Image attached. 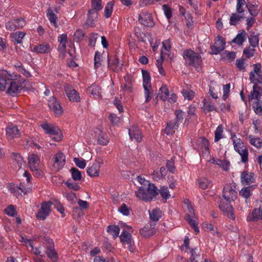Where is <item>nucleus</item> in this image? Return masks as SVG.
<instances>
[{"instance_id": "1", "label": "nucleus", "mask_w": 262, "mask_h": 262, "mask_svg": "<svg viewBox=\"0 0 262 262\" xmlns=\"http://www.w3.org/2000/svg\"><path fill=\"white\" fill-rule=\"evenodd\" d=\"M237 196L235 186L232 184H226L223 191V199H222L219 207L220 210L229 219L234 220L235 216L233 208L231 203L234 202Z\"/></svg>"}, {"instance_id": "2", "label": "nucleus", "mask_w": 262, "mask_h": 262, "mask_svg": "<svg viewBox=\"0 0 262 262\" xmlns=\"http://www.w3.org/2000/svg\"><path fill=\"white\" fill-rule=\"evenodd\" d=\"M5 77H8L9 81L7 86L6 93L12 96H14L23 89L25 86V80L20 75L12 73H5Z\"/></svg>"}, {"instance_id": "3", "label": "nucleus", "mask_w": 262, "mask_h": 262, "mask_svg": "<svg viewBox=\"0 0 262 262\" xmlns=\"http://www.w3.org/2000/svg\"><path fill=\"white\" fill-rule=\"evenodd\" d=\"M158 194V188L154 184H148L147 187L140 186L135 191L137 198L145 202L150 201Z\"/></svg>"}, {"instance_id": "4", "label": "nucleus", "mask_w": 262, "mask_h": 262, "mask_svg": "<svg viewBox=\"0 0 262 262\" xmlns=\"http://www.w3.org/2000/svg\"><path fill=\"white\" fill-rule=\"evenodd\" d=\"M183 57L189 65L194 67L198 71L201 70L203 62L198 53L191 50H186L184 51Z\"/></svg>"}, {"instance_id": "5", "label": "nucleus", "mask_w": 262, "mask_h": 262, "mask_svg": "<svg viewBox=\"0 0 262 262\" xmlns=\"http://www.w3.org/2000/svg\"><path fill=\"white\" fill-rule=\"evenodd\" d=\"M45 132L52 137L54 141H59L62 139V135L60 129L50 123H44L41 125Z\"/></svg>"}, {"instance_id": "6", "label": "nucleus", "mask_w": 262, "mask_h": 262, "mask_svg": "<svg viewBox=\"0 0 262 262\" xmlns=\"http://www.w3.org/2000/svg\"><path fill=\"white\" fill-rule=\"evenodd\" d=\"M28 163L31 170L35 172V176L37 177L41 176V172L40 168V159L38 155L32 154L28 157Z\"/></svg>"}, {"instance_id": "7", "label": "nucleus", "mask_w": 262, "mask_h": 262, "mask_svg": "<svg viewBox=\"0 0 262 262\" xmlns=\"http://www.w3.org/2000/svg\"><path fill=\"white\" fill-rule=\"evenodd\" d=\"M254 68L249 74V79L251 82L262 84V70L260 63H257L253 65Z\"/></svg>"}, {"instance_id": "8", "label": "nucleus", "mask_w": 262, "mask_h": 262, "mask_svg": "<svg viewBox=\"0 0 262 262\" xmlns=\"http://www.w3.org/2000/svg\"><path fill=\"white\" fill-rule=\"evenodd\" d=\"M64 91L68 99L71 102H79L80 101L81 98L79 93L72 85L66 84L64 85Z\"/></svg>"}, {"instance_id": "9", "label": "nucleus", "mask_w": 262, "mask_h": 262, "mask_svg": "<svg viewBox=\"0 0 262 262\" xmlns=\"http://www.w3.org/2000/svg\"><path fill=\"white\" fill-rule=\"evenodd\" d=\"M138 21L142 25L145 27L151 28L155 26L151 15L147 11H142L139 13Z\"/></svg>"}, {"instance_id": "10", "label": "nucleus", "mask_w": 262, "mask_h": 262, "mask_svg": "<svg viewBox=\"0 0 262 262\" xmlns=\"http://www.w3.org/2000/svg\"><path fill=\"white\" fill-rule=\"evenodd\" d=\"M53 170L58 171L61 169L66 164V157L61 152H58L53 158Z\"/></svg>"}, {"instance_id": "11", "label": "nucleus", "mask_w": 262, "mask_h": 262, "mask_svg": "<svg viewBox=\"0 0 262 262\" xmlns=\"http://www.w3.org/2000/svg\"><path fill=\"white\" fill-rule=\"evenodd\" d=\"M188 212L186 215V220L188 222L191 227L194 229L196 234L199 232V229L198 224L193 220L194 216V210L191 203L187 204Z\"/></svg>"}, {"instance_id": "12", "label": "nucleus", "mask_w": 262, "mask_h": 262, "mask_svg": "<svg viewBox=\"0 0 262 262\" xmlns=\"http://www.w3.org/2000/svg\"><path fill=\"white\" fill-rule=\"evenodd\" d=\"M52 205V203L50 201L43 202L40 209L36 214V217L39 220H44L49 215Z\"/></svg>"}, {"instance_id": "13", "label": "nucleus", "mask_w": 262, "mask_h": 262, "mask_svg": "<svg viewBox=\"0 0 262 262\" xmlns=\"http://www.w3.org/2000/svg\"><path fill=\"white\" fill-rule=\"evenodd\" d=\"M194 148L200 152L209 154V142L206 138L201 137L196 140Z\"/></svg>"}, {"instance_id": "14", "label": "nucleus", "mask_w": 262, "mask_h": 262, "mask_svg": "<svg viewBox=\"0 0 262 262\" xmlns=\"http://www.w3.org/2000/svg\"><path fill=\"white\" fill-rule=\"evenodd\" d=\"M26 22L24 18H20L8 21L6 23V28L8 30L13 31L23 28Z\"/></svg>"}, {"instance_id": "15", "label": "nucleus", "mask_w": 262, "mask_h": 262, "mask_svg": "<svg viewBox=\"0 0 262 262\" xmlns=\"http://www.w3.org/2000/svg\"><path fill=\"white\" fill-rule=\"evenodd\" d=\"M123 64L119 61L116 56H108V68L115 72L118 73L121 71Z\"/></svg>"}, {"instance_id": "16", "label": "nucleus", "mask_w": 262, "mask_h": 262, "mask_svg": "<svg viewBox=\"0 0 262 262\" xmlns=\"http://www.w3.org/2000/svg\"><path fill=\"white\" fill-rule=\"evenodd\" d=\"M31 51L37 54H48L51 51V46L47 42H42L31 46Z\"/></svg>"}, {"instance_id": "17", "label": "nucleus", "mask_w": 262, "mask_h": 262, "mask_svg": "<svg viewBox=\"0 0 262 262\" xmlns=\"http://www.w3.org/2000/svg\"><path fill=\"white\" fill-rule=\"evenodd\" d=\"M225 41L223 38L219 35L215 41L214 45L211 46L212 54H217L223 51L225 47Z\"/></svg>"}, {"instance_id": "18", "label": "nucleus", "mask_w": 262, "mask_h": 262, "mask_svg": "<svg viewBox=\"0 0 262 262\" xmlns=\"http://www.w3.org/2000/svg\"><path fill=\"white\" fill-rule=\"evenodd\" d=\"M48 105L50 109L57 116L61 115L63 111L60 104L55 97H51L48 101Z\"/></svg>"}, {"instance_id": "19", "label": "nucleus", "mask_w": 262, "mask_h": 262, "mask_svg": "<svg viewBox=\"0 0 262 262\" xmlns=\"http://www.w3.org/2000/svg\"><path fill=\"white\" fill-rule=\"evenodd\" d=\"M203 103L202 108L205 114L212 111H218L217 107L209 98H205Z\"/></svg>"}, {"instance_id": "20", "label": "nucleus", "mask_w": 262, "mask_h": 262, "mask_svg": "<svg viewBox=\"0 0 262 262\" xmlns=\"http://www.w3.org/2000/svg\"><path fill=\"white\" fill-rule=\"evenodd\" d=\"M98 12L94 10H89L87 14V18L84 26L93 27L97 20Z\"/></svg>"}, {"instance_id": "21", "label": "nucleus", "mask_w": 262, "mask_h": 262, "mask_svg": "<svg viewBox=\"0 0 262 262\" xmlns=\"http://www.w3.org/2000/svg\"><path fill=\"white\" fill-rule=\"evenodd\" d=\"M128 134L131 140L134 139L137 142H140L142 139V135L139 128L136 126H132L128 129Z\"/></svg>"}, {"instance_id": "22", "label": "nucleus", "mask_w": 262, "mask_h": 262, "mask_svg": "<svg viewBox=\"0 0 262 262\" xmlns=\"http://www.w3.org/2000/svg\"><path fill=\"white\" fill-rule=\"evenodd\" d=\"M95 134L97 136V142L99 145H106L110 141L107 134L100 129H97Z\"/></svg>"}, {"instance_id": "23", "label": "nucleus", "mask_w": 262, "mask_h": 262, "mask_svg": "<svg viewBox=\"0 0 262 262\" xmlns=\"http://www.w3.org/2000/svg\"><path fill=\"white\" fill-rule=\"evenodd\" d=\"M155 224H150L149 225H146L140 229V234L144 237H149L156 233V229L154 228Z\"/></svg>"}, {"instance_id": "24", "label": "nucleus", "mask_w": 262, "mask_h": 262, "mask_svg": "<svg viewBox=\"0 0 262 262\" xmlns=\"http://www.w3.org/2000/svg\"><path fill=\"white\" fill-rule=\"evenodd\" d=\"M203 228L205 231L210 232L214 237L220 238L222 236V233L218 231L217 228L213 225L207 222H204L202 224Z\"/></svg>"}, {"instance_id": "25", "label": "nucleus", "mask_w": 262, "mask_h": 262, "mask_svg": "<svg viewBox=\"0 0 262 262\" xmlns=\"http://www.w3.org/2000/svg\"><path fill=\"white\" fill-rule=\"evenodd\" d=\"M101 167V163L95 161L92 166L87 168V173L90 177H98L99 174V169Z\"/></svg>"}, {"instance_id": "26", "label": "nucleus", "mask_w": 262, "mask_h": 262, "mask_svg": "<svg viewBox=\"0 0 262 262\" xmlns=\"http://www.w3.org/2000/svg\"><path fill=\"white\" fill-rule=\"evenodd\" d=\"M241 181L243 184L249 185L254 182L253 174L247 171H244L241 174Z\"/></svg>"}, {"instance_id": "27", "label": "nucleus", "mask_w": 262, "mask_h": 262, "mask_svg": "<svg viewBox=\"0 0 262 262\" xmlns=\"http://www.w3.org/2000/svg\"><path fill=\"white\" fill-rule=\"evenodd\" d=\"M247 219L248 221H254L259 219L262 220V206H260L258 209H254L249 213Z\"/></svg>"}, {"instance_id": "28", "label": "nucleus", "mask_w": 262, "mask_h": 262, "mask_svg": "<svg viewBox=\"0 0 262 262\" xmlns=\"http://www.w3.org/2000/svg\"><path fill=\"white\" fill-rule=\"evenodd\" d=\"M124 83L122 86V89L123 91L128 93H131L133 91V80L129 75H126L124 77Z\"/></svg>"}, {"instance_id": "29", "label": "nucleus", "mask_w": 262, "mask_h": 262, "mask_svg": "<svg viewBox=\"0 0 262 262\" xmlns=\"http://www.w3.org/2000/svg\"><path fill=\"white\" fill-rule=\"evenodd\" d=\"M59 45L58 47V50L62 53H64L66 49V44L68 42V37L66 34H62L60 35L57 38Z\"/></svg>"}, {"instance_id": "30", "label": "nucleus", "mask_w": 262, "mask_h": 262, "mask_svg": "<svg viewBox=\"0 0 262 262\" xmlns=\"http://www.w3.org/2000/svg\"><path fill=\"white\" fill-rule=\"evenodd\" d=\"M179 126V124L175 120L170 121L167 123V126L164 129L165 133L167 135H172L178 129Z\"/></svg>"}, {"instance_id": "31", "label": "nucleus", "mask_w": 262, "mask_h": 262, "mask_svg": "<svg viewBox=\"0 0 262 262\" xmlns=\"http://www.w3.org/2000/svg\"><path fill=\"white\" fill-rule=\"evenodd\" d=\"M247 35V33L246 32L245 30H242L236 35L231 42L238 46H242L243 42L246 40Z\"/></svg>"}, {"instance_id": "32", "label": "nucleus", "mask_w": 262, "mask_h": 262, "mask_svg": "<svg viewBox=\"0 0 262 262\" xmlns=\"http://www.w3.org/2000/svg\"><path fill=\"white\" fill-rule=\"evenodd\" d=\"M7 136L10 138L18 137L19 131L17 127L13 125H9L6 129Z\"/></svg>"}, {"instance_id": "33", "label": "nucleus", "mask_w": 262, "mask_h": 262, "mask_svg": "<svg viewBox=\"0 0 262 262\" xmlns=\"http://www.w3.org/2000/svg\"><path fill=\"white\" fill-rule=\"evenodd\" d=\"M190 262H199L201 259L200 250L198 248L190 249Z\"/></svg>"}, {"instance_id": "34", "label": "nucleus", "mask_w": 262, "mask_h": 262, "mask_svg": "<svg viewBox=\"0 0 262 262\" xmlns=\"http://www.w3.org/2000/svg\"><path fill=\"white\" fill-rule=\"evenodd\" d=\"M10 74L11 72L7 71H3L0 73V91H4L7 88L8 84V78L4 76L5 73Z\"/></svg>"}, {"instance_id": "35", "label": "nucleus", "mask_w": 262, "mask_h": 262, "mask_svg": "<svg viewBox=\"0 0 262 262\" xmlns=\"http://www.w3.org/2000/svg\"><path fill=\"white\" fill-rule=\"evenodd\" d=\"M87 93L93 95L95 98L100 97V88L99 86L93 84L87 89Z\"/></svg>"}, {"instance_id": "36", "label": "nucleus", "mask_w": 262, "mask_h": 262, "mask_svg": "<svg viewBox=\"0 0 262 262\" xmlns=\"http://www.w3.org/2000/svg\"><path fill=\"white\" fill-rule=\"evenodd\" d=\"M10 190L11 192H13L16 196L18 193L19 194H20L21 193L26 194L28 192L29 189L20 184L19 186L14 185L12 187H11Z\"/></svg>"}, {"instance_id": "37", "label": "nucleus", "mask_w": 262, "mask_h": 262, "mask_svg": "<svg viewBox=\"0 0 262 262\" xmlns=\"http://www.w3.org/2000/svg\"><path fill=\"white\" fill-rule=\"evenodd\" d=\"M149 217L151 221L158 222L162 216V211L159 208H156L149 211Z\"/></svg>"}, {"instance_id": "38", "label": "nucleus", "mask_w": 262, "mask_h": 262, "mask_svg": "<svg viewBox=\"0 0 262 262\" xmlns=\"http://www.w3.org/2000/svg\"><path fill=\"white\" fill-rule=\"evenodd\" d=\"M209 94L213 99H216L219 98V95L221 94V87L219 85H211L209 87Z\"/></svg>"}, {"instance_id": "39", "label": "nucleus", "mask_w": 262, "mask_h": 262, "mask_svg": "<svg viewBox=\"0 0 262 262\" xmlns=\"http://www.w3.org/2000/svg\"><path fill=\"white\" fill-rule=\"evenodd\" d=\"M248 139L250 144L257 148L262 147V139L259 137H255L252 135L248 136Z\"/></svg>"}, {"instance_id": "40", "label": "nucleus", "mask_w": 262, "mask_h": 262, "mask_svg": "<svg viewBox=\"0 0 262 262\" xmlns=\"http://www.w3.org/2000/svg\"><path fill=\"white\" fill-rule=\"evenodd\" d=\"M144 89V94L145 98V102H148L152 98L153 95V90L151 84L143 85Z\"/></svg>"}, {"instance_id": "41", "label": "nucleus", "mask_w": 262, "mask_h": 262, "mask_svg": "<svg viewBox=\"0 0 262 262\" xmlns=\"http://www.w3.org/2000/svg\"><path fill=\"white\" fill-rule=\"evenodd\" d=\"M158 95L160 98L164 101L167 100L168 97L169 95L168 89L165 84H163L160 88Z\"/></svg>"}, {"instance_id": "42", "label": "nucleus", "mask_w": 262, "mask_h": 262, "mask_svg": "<svg viewBox=\"0 0 262 262\" xmlns=\"http://www.w3.org/2000/svg\"><path fill=\"white\" fill-rule=\"evenodd\" d=\"M235 151L241 156V162L242 163H246L248 162L249 152L248 149L246 147L239 149Z\"/></svg>"}, {"instance_id": "43", "label": "nucleus", "mask_w": 262, "mask_h": 262, "mask_svg": "<svg viewBox=\"0 0 262 262\" xmlns=\"http://www.w3.org/2000/svg\"><path fill=\"white\" fill-rule=\"evenodd\" d=\"M224 127L219 125L214 132V142H217L224 138Z\"/></svg>"}, {"instance_id": "44", "label": "nucleus", "mask_w": 262, "mask_h": 262, "mask_svg": "<svg viewBox=\"0 0 262 262\" xmlns=\"http://www.w3.org/2000/svg\"><path fill=\"white\" fill-rule=\"evenodd\" d=\"M114 3L113 2H108L105 7L104 16L106 18H108L112 15L113 11Z\"/></svg>"}, {"instance_id": "45", "label": "nucleus", "mask_w": 262, "mask_h": 262, "mask_svg": "<svg viewBox=\"0 0 262 262\" xmlns=\"http://www.w3.org/2000/svg\"><path fill=\"white\" fill-rule=\"evenodd\" d=\"M198 184L200 188L206 189L211 185V181L205 178H201L198 180Z\"/></svg>"}, {"instance_id": "46", "label": "nucleus", "mask_w": 262, "mask_h": 262, "mask_svg": "<svg viewBox=\"0 0 262 262\" xmlns=\"http://www.w3.org/2000/svg\"><path fill=\"white\" fill-rule=\"evenodd\" d=\"M182 94L185 100H191L194 97V92L188 88L183 89Z\"/></svg>"}, {"instance_id": "47", "label": "nucleus", "mask_w": 262, "mask_h": 262, "mask_svg": "<svg viewBox=\"0 0 262 262\" xmlns=\"http://www.w3.org/2000/svg\"><path fill=\"white\" fill-rule=\"evenodd\" d=\"M47 17L51 24H52L55 28H57L58 27L57 17L55 14L51 10H49L48 11Z\"/></svg>"}, {"instance_id": "48", "label": "nucleus", "mask_w": 262, "mask_h": 262, "mask_svg": "<svg viewBox=\"0 0 262 262\" xmlns=\"http://www.w3.org/2000/svg\"><path fill=\"white\" fill-rule=\"evenodd\" d=\"M107 231L113 236L114 238H116L119 235L120 228L118 226L110 225L108 226Z\"/></svg>"}, {"instance_id": "49", "label": "nucleus", "mask_w": 262, "mask_h": 262, "mask_svg": "<svg viewBox=\"0 0 262 262\" xmlns=\"http://www.w3.org/2000/svg\"><path fill=\"white\" fill-rule=\"evenodd\" d=\"M91 10H95L97 12L100 11L103 8L102 0H91Z\"/></svg>"}, {"instance_id": "50", "label": "nucleus", "mask_w": 262, "mask_h": 262, "mask_svg": "<svg viewBox=\"0 0 262 262\" xmlns=\"http://www.w3.org/2000/svg\"><path fill=\"white\" fill-rule=\"evenodd\" d=\"M47 254L49 258L53 260L54 262H56L57 260L58 256L57 253L54 249L51 247L48 248L46 251Z\"/></svg>"}, {"instance_id": "51", "label": "nucleus", "mask_w": 262, "mask_h": 262, "mask_svg": "<svg viewBox=\"0 0 262 262\" xmlns=\"http://www.w3.org/2000/svg\"><path fill=\"white\" fill-rule=\"evenodd\" d=\"M101 54L100 52L97 51L95 52L94 56V68L98 69L101 66L102 61Z\"/></svg>"}, {"instance_id": "52", "label": "nucleus", "mask_w": 262, "mask_h": 262, "mask_svg": "<svg viewBox=\"0 0 262 262\" xmlns=\"http://www.w3.org/2000/svg\"><path fill=\"white\" fill-rule=\"evenodd\" d=\"M248 10L250 15L253 17H256L258 15L259 12L258 6L256 4H252L248 8Z\"/></svg>"}, {"instance_id": "53", "label": "nucleus", "mask_w": 262, "mask_h": 262, "mask_svg": "<svg viewBox=\"0 0 262 262\" xmlns=\"http://www.w3.org/2000/svg\"><path fill=\"white\" fill-rule=\"evenodd\" d=\"M257 88V85H254L253 86V90L251 92L249 96V100L251 101L253 99H255L256 101L259 100V92L257 91L256 89Z\"/></svg>"}, {"instance_id": "54", "label": "nucleus", "mask_w": 262, "mask_h": 262, "mask_svg": "<svg viewBox=\"0 0 262 262\" xmlns=\"http://www.w3.org/2000/svg\"><path fill=\"white\" fill-rule=\"evenodd\" d=\"M143 85L151 84V78L149 73L146 70H142Z\"/></svg>"}, {"instance_id": "55", "label": "nucleus", "mask_w": 262, "mask_h": 262, "mask_svg": "<svg viewBox=\"0 0 262 262\" xmlns=\"http://www.w3.org/2000/svg\"><path fill=\"white\" fill-rule=\"evenodd\" d=\"M25 35L26 33L24 32L17 31L12 34V36L17 43H20Z\"/></svg>"}, {"instance_id": "56", "label": "nucleus", "mask_w": 262, "mask_h": 262, "mask_svg": "<svg viewBox=\"0 0 262 262\" xmlns=\"http://www.w3.org/2000/svg\"><path fill=\"white\" fill-rule=\"evenodd\" d=\"M70 171L71 172L72 177L74 181L81 180L82 178L81 173L78 169L75 168H72Z\"/></svg>"}, {"instance_id": "57", "label": "nucleus", "mask_w": 262, "mask_h": 262, "mask_svg": "<svg viewBox=\"0 0 262 262\" xmlns=\"http://www.w3.org/2000/svg\"><path fill=\"white\" fill-rule=\"evenodd\" d=\"M12 157L14 159V160L16 162V163L17 164L18 167L20 168L22 166V165H24V160L22 157L17 153L16 152H13L12 153Z\"/></svg>"}, {"instance_id": "58", "label": "nucleus", "mask_w": 262, "mask_h": 262, "mask_svg": "<svg viewBox=\"0 0 262 262\" xmlns=\"http://www.w3.org/2000/svg\"><path fill=\"white\" fill-rule=\"evenodd\" d=\"M244 17L241 16L236 13H233L230 16V24L231 25H236L237 23L243 18Z\"/></svg>"}, {"instance_id": "59", "label": "nucleus", "mask_w": 262, "mask_h": 262, "mask_svg": "<svg viewBox=\"0 0 262 262\" xmlns=\"http://www.w3.org/2000/svg\"><path fill=\"white\" fill-rule=\"evenodd\" d=\"M253 108L256 114L262 115V104L259 100L256 101L253 104Z\"/></svg>"}, {"instance_id": "60", "label": "nucleus", "mask_w": 262, "mask_h": 262, "mask_svg": "<svg viewBox=\"0 0 262 262\" xmlns=\"http://www.w3.org/2000/svg\"><path fill=\"white\" fill-rule=\"evenodd\" d=\"M174 115L176 116L175 121L179 124L182 122L184 119L185 113L181 110H176L174 112Z\"/></svg>"}, {"instance_id": "61", "label": "nucleus", "mask_w": 262, "mask_h": 262, "mask_svg": "<svg viewBox=\"0 0 262 262\" xmlns=\"http://www.w3.org/2000/svg\"><path fill=\"white\" fill-rule=\"evenodd\" d=\"M217 165L221 167L224 170L228 171L230 167V162L227 160H219Z\"/></svg>"}, {"instance_id": "62", "label": "nucleus", "mask_w": 262, "mask_h": 262, "mask_svg": "<svg viewBox=\"0 0 262 262\" xmlns=\"http://www.w3.org/2000/svg\"><path fill=\"white\" fill-rule=\"evenodd\" d=\"M159 191L161 196L163 199L167 200L170 198V195L167 187L163 186L161 188Z\"/></svg>"}, {"instance_id": "63", "label": "nucleus", "mask_w": 262, "mask_h": 262, "mask_svg": "<svg viewBox=\"0 0 262 262\" xmlns=\"http://www.w3.org/2000/svg\"><path fill=\"white\" fill-rule=\"evenodd\" d=\"M239 195L245 199H247L251 195V188L246 187L242 189L239 191Z\"/></svg>"}, {"instance_id": "64", "label": "nucleus", "mask_w": 262, "mask_h": 262, "mask_svg": "<svg viewBox=\"0 0 262 262\" xmlns=\"http://www.w3.org/2000/svg\"><path fill=\"white\" fill-rule=\"evenodd\" d=\"M74 162L76 165L81 169H84L86 166L85 160L83 159H79L78 158H74Z\"/></svg>"}]
</instances>
